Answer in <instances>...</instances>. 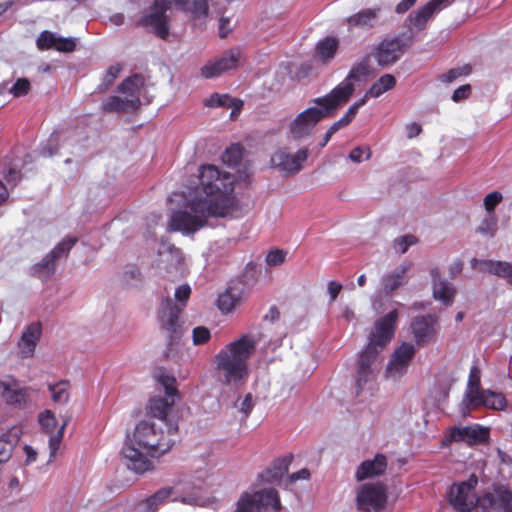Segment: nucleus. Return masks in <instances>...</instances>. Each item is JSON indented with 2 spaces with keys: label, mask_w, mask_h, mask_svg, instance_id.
<instances>
[{
  "label": "nucleus",
  "mask_w": 512,
  "mask_h": 512,
  "mask_svg": "<svg viewBox=\"0 0 512 512\" xmlns=\"http://www.w3.org/2000/svg\"><path fill=\"white\" fill-rule=\"evenodd\" d=\"M170 4V0H155L153 11L145 17V23L161 38H166L169 32L165 12L170 8Z\"/></svg>",
  "instance_id": "22"
},
{
  "label": "nucleus",
  "mask_w": 512,
  "mask_h": 512,
  "mask_svg": "<svg viewBox=\"0 0 512 512\" xmlns=\"http://www.w3.org/2000/svg\"><path fill=\"white\" fill-rule=\"evenodd\" d=\"M454 0H430L428 5L433 9L435 13L441 11L446 8L450 4H452Z\"/></svg>",
  "instance_id": "63"
},
{
  "label": "nucleus",
  "mask_w": 512,
  "mask_h": 512,
  "mask_svg": "<svg viewBox=\"0 0 512 512\" xmlns=\"http://www.w3.org/2000/svg\"><path fill=\"white\" fill-rule=\"evenodd\" d=\"M40 336V324L32 323L26 328L22 334L21 340L18 343L20 353L23 357H31L34 354Z\"/></svg>",
  "instance_id": "30"
},
{
  "label": "nucleus",
  "mask_w": 512,
  "mask_h": 512,
  "mask_svg": "<svg viewBox=\"0 0 512 512\" xmlns=\"http://www.w3.org/2000/svg\"><path fill=\"white\" fill-rule=\"evenodd\" d=\"M379 350H381L379 347L372 345L369 342L366 349L360 355L358 368L372 369L371 366L375 361Z\"/></svg>",
  "instance_id": "45"
},
{
  "label": "nucleus",
  "mask_w": 512,
  "mask_h": 512,
  "mask_svg": "<svg viewBox=\"0 0 512 512\" xmlns=\"http://www.w3.org/2000/svg\"><path fill=\"white\" fill-rule=\"evenodd\" d=\"M241 59V49L238 47L231 48L230 50L223 53L220 58L207 62L201 68V76L206 79L219 77L223 73L237 68L241 62Z\"/></svg>",
  "instance_id": "15"
},
{
  "label": "nucleus",
  "mask_w": 512,
  "mask_h": 512,
  "mask_svg": "<svg viewBox=\"0 0 512 512\" xmlns=\"http://www.w3.org/2000/svg\"><path fill=\"white\" fill-rule=\"evenodd\" d=\"M489 435L488 429L480 425L465 427H451L442 439V446H449L453 442H464L469 445L484 442Z\"/></svg>",
  "instance_id": "14"
},
{
  "label": "nucleus",
  "mask_w": 512,
  "mask_h": 512,
  "mask_svg": "<svg viewBox=\"0 0 512 512\" xmlns=\"http://www.w3.org/2000/svg\"><path fill=\"white\" fill-rule=\"evenodd\" d=\"M470 72L468 67L451 69L447 73L441 75L440 79L442 82L451 83L461 75H467Z\"/></svg>",
  "instance_id": "58"
},
{
  "label": "nucleus",
  "mask_w": 512,
  "mask_h": 512,
  "mask_svg": "<svg viewBox=\"0 0 512 512\" xmlns=\"http://www.w3.org/2000/svg\"><path fill=\"white\" fill-rule=\"evenodd\" d=\"M285 260V253L282 250H273L266 256V262L270 266H277Z\"/></svg>",
  "instance_id": "60"
},
{
  "label": "nucleus",
  "mask_w": 512,
  "mask_h": 512,
  "mask_svg": "<svg viewBox=\"0 0 512 512\" xmlns=\"http://www.w3.org/2000/svg\"><path fill=\"white\" fill-rule=\"evenodd\" d=\"M255 509V493L244 492L237 501L235 512H254Z\"/></svg>",
  "instance_id": "46"
},
{
  "label": "nucleus",
  "mask_w": 512,
  "mask_h": 512,
  "mask_svg": "<svg viewBox=\"0 0 512 512\" xmlns=\"http://www.w3.org/2000/svg\"><path fill=\"white\" fill-rule=\"evenodd\" d=\"M411 264L408 262L402 263L393 269L391 272L383 275L381 279V285L383 292L390 294L398 288L408 283L409 277L408 272Z\"/></svg>",
  "instance_id": "27"
},
{
  "label": "nucleus",
  "mask_w": 512,
  "mask_h": 512,
  "mask_svg": "<svg viewBox=\"0 0 512 512\" xmlns=\"http://www.w3.org/2000/svg\"><path fill=\"white\" fill-rule=\"evenodd\" d=\"M288 471V462L285 459H281L276 461L271 468H269L266 472V478L268 480L277 481L282 479V477Z\"/></svg>",
  "instance_id": "48"
},
{
  "label": "nucleus",
  "mask_w": 512,
  "mask_h": 512,
  "mask_svg": "<svg viewBox=\"0 0 512 512\" xmlns=\"http://www.w3.org/2000/svg\"><path fill=\"white\" fill-rule=\"evenodd\" d=\"M77 239L68 237L63 239L47 256L35 265V273L40 278H47L54 273L55 261L67 255L71 248L75 245Z\"/></svg>",
  "instance_id": "18"
},
{
  "label": "nucleus",
  "mask_w": 512,
  "mask_h": 512,
  "mask_svg": "<svg viewBox=\"0 0 512 512\" xmlns=\"http://www.w3.org/2000/svg\"><path fill=\"white\" fill-rule=\"evenodd\" d=\"M258 340L253 335H243L227 344L216 355L217 370L221 382L240 387L248 380V360L255 352Z\"/></svg>",
  "instance_id": "3"
},
{
  "label": "nucleus",
  "mask_w": 512,
  "mask_h": 512,
  "mask_svg": "<svg viewBox=\"0 0 512 512\" xmlns=\"http://www.w3.org/2000/svg\"><path fill=\"white\" fill-rule=\"evenodd\" d=\"M254 399L252 394L248 393L244 398L239 399L235 403L237 410L242 413L243 418L246 419L254 408Z\"/></svg>",
  "instance_id": "51"
},
{
  "label": "nucleus",
  "mask_w": 512,
  "mask_h": 512,
  "mask_svg": "<svg viewBox=\"0 0 512 512\" xmlns=\"http://www.w3.org/2000/svg\"><path fill=\"white\" fill-rule=\"evenodd\" d=\"M410 328L418 346H424L435 341L438 333V319L433 315L416 316L412 319Z\"/></svg>",
  "instance_id": "17"
},
{
  "label": "nucleus",
  "mask_w": 512,
  "mask_h": 512,
  "mask_svg": "<svg viewBox=\"0 0 512 512\" xmlns=\"http://www.w3.org/2000/svg\"><path fill=\"white\" fill-rule=\"evenodd\" d=\"M241 298L238 290L228 288L218 297V307L223 313H230L236 306L240 304Z\"/></svg>",
  "instance_id": "39"
},
{
  "label": "nucleus",
  "mask_w": 512,
  "mask_h": 512,
  "mask_svg": "<svg viewBox=\"0 0 512 512\" xmlns=\"http://www.w3.org/2000/svg\"><path fill=\"white\" fill-rule=\"evenodd\" d=\"M370 73V65L368 60H363L356 64L349 72L347 77L339 83L334 89H338L341 86H344L345 88H350V94L347 97V101L352 96L354 92V85L353 81L360 80L361 78L366 77Z\"/></svg>",
  "instance_id": "33"
},
{
  "label": "nucleus",
  "mask_w": 512,
  "mask_h": 512,
  "mask_svg": "<svg viewBox=\"0 0 512 512\" xmlns=\"http://www.w3.org/2000/svg\"><path fill=\"white\" fill-rule=\"evenodd\" d=\"M209 217L214 216L201 199L191 200L171 215L169 229L183 234L195 233L207 224Z\"/></svg>",
  "instance_id": "7"
},
{
  "label": "nucleus",
  "mask_w": 512,
  "mask_h": 512,
  "mask_svg": "<svg viewBox=\"0 0 512 512\" xmlns=\"http://www.w3.org/2000/svg\"><path fill=\"white\" fill-rule=\"evenodd\" d=\"M154 378L163 388L165 395L176 398L178 390L176 387V378L168 373L165 369L159 368L155 371Z\"/></svg>",
  "instance_id": "37"
},
{
  "label": "nucleus",
  "mask_w": 512,
  "mask_h": 512,
  "mask_svg": "<svg viewBox=\"0 0 512 512\" xmlns=\"http://www.w3.org/2000/svg\"><path fill=\"white\" fill-rule=\"evenodd\" d=\"M433 297L444 305H451L456 293L454 286L441 277L438 267L431 268Z\"/></svg>",
  "instance_id": "24"
},
{
  "label": "nucleus",
  "mask_w": 512,
  "mask_h": 512,
  "mask_svg": "<svg viewBox=\"0 0 512 512\" xmlns=\"http://www.w3.org/2000/svg\"><path fill=\"white\" fill-rule=\"evenodd\" d=\"M209 107H231V118L236 117L243 106V102L239 99L231 98L229 95L214 94L206 101Z\"/></svg>",
  "instance_id": "35"
},
{
  "label": "nucleus",
  "mask_w": 512,
  "mask_h": 512,
  "mask_svg": "<svg viewBox=\"0 0 512 512\" xmlns=\"http://www.w3.org/2000/svg\"><path fill=\"white\" fill-rule=\"evenodd\" d=\"M480 384V371L477 367H472L469 374L468 385L470 387V398L472 399V395L476 394V391H481L479 389Z\"/></svg>",
  "instance_id": "55"
},
{
  "label": "nucleus",
  "mask_w": 512,
  "mask_h": 512,
  "mask_svg": "<svg viewBox=\"0 0 512 512\" xmlns=\"http://www.w3.org/2000/svg\"><path fill=\"white\" fill-rule=\"evenodd\" d=\"M350 88L341 86L333 89L329 94L313 100L315 106L309 107L299 113L288 125V136L294 140H301L309 136L315 126L324 118L330 117L347 103Z\"/></svg>",
  "instance_id": "4"
},
{
  "label": "nucleus",
  "mask_w": 512,
  "mask_h": 512,
  "mask_svg": "<svg viewBox=\"0 0 512 512\" xmlns=\"http://www.w3.org/2000/svg\"><path fill=\"white\" fill-rule=\"evenodd\" d=\"M366 102H367V99L363 96L361 99L356 101L354 104H352L348 108V110L346 111V113L342 117V119L345 121V123L347 125L354 119V117L356 116V114L358 112V109L360 107H362L363 105H365Z\"/></svg>",
  "instance_id": "59"
},
{
  "label": "nucleus",
  "mask_w": 512,
  "mask_h": 512,
  "mask_svg": "<svg viewBox=\"0 0 512 512\" xmlns=\"http://www.w3.org/2000/svg\"><path fill=\"white\" fill-rule=\"evenodd\" d=\"M386 468V457L382 454H377L374 459L363 461L358 467L355 476L358 481H362L383 474Z\"/></svg>",
  "instance_id": "29"
},
{
  "label": "nucleus",
  "mask_w": 512,
  "mask_h": 512,
  "mask_svg": "<svg viewBox=\"0 0 512 512\" xmlns=\"http://www.w3.org/2000/svg\"><path fill=\"white\" fill-rule=\"evenodd\" d=\"M503 195L498 191L488 193L483 199L486 214H495V208L502 202Z\"/></svg>",
  "instance_id": "50"
},
{
  "label": "nucleus",
  "mask_w": 512,
  "mask_h": 512,
  "mask_svg": "<svg viewBox=\"0 0 512 512\" xmlns=\"http://www.w3.org/2000/svg\"><path fill=\"white\" fill-rule=\"evenodd\" d=\"M477 483V477L471 475L467 481L453 485L449 491L451 505L460 512H470L475 507L481 508L479 501L482 497H477L474 492Z\"/></svg>",
  "instance_id": "10"
},
{
  "label": "nucleus",
  "mask_w": 512,
  "mask_h": 512,
  "mask_svg": "<svg viewBox=\"0 0 512 512\" xmlns=\"http://www.w3.org/2000/svg\"><path fill=\"white\" fill-rule=\"evenodd\" d=\"M236 178L231 173L206 164L199 168V184L205 194L201 199L214 217L236 216L241 208L234 195Z\"/></svg>",
  "instance_id": "2"
},
{
  "label": "nucleus",
  "mask_w": 512,
  "mask_h": 512,
  "mask_svg": "<svg viewBox=\"0 0 512 512\" xmlns=\"http://www.w3.org/2000/svg\"><path fill=\"white\" fill-rule=\"evenodd\" d=\"M177 431L175 422H138L121 451L127 468L137 474L153 471L156 460L172 449Z\"/></svg>",
  "instance_id": "1"
},
{
  "label": "nucleus",
  "mask_w": 512,
  "mask_h": 512,
  "mask_svg": "<svg viewBox=\"0 0 512 512\" xmlns=\"http://www.w3.org/2000/svg\"><path fill=\"white\" fill-rule=\"evenodd\" d=\"M328 293L330 295V301L333 302L338 297L342 290V285L336 281H330L327 286Z\"/></svg>",
  "instance_id": "62"
},
{
  "label": "nucleus",
  "mask_w": 512,
  "mask_h": 512,
  "mask_svg": "<svg viewBox=\"0 0 512 512\" xmlns=\"http://www.w3.org/2000/svg\"><path fill=\"white\" fill-rule=\"evenodd\" d=\"M416 349L412 343L403 342L398 346L386 366V377L392 380L401 379L415 355Z\"/></svg>",
  "instance_id": "13"
},
{
  "label": "nucleus",
  "mask_w": 512,
  "mask_h": 512,
  "mask_svg": "<svg viewBox=\"0 0 512 512\" xmlns=\"http://www.w3.org/2000/svg\"><path fill=\"white\" fill-rule=\"evenodd\" d=\"M13 451V444L6 438H0V465L7 462Z\"/></svg>",
  "instance_id": "57"
},
{
  "label": "nucleus",
  "mask_w": 512,
  "mask_h": 512,
  "mask_svg": "<svg viewBox=\"0 0 512 512\" xmlns=\"http://www.w3.org/2000/svg\"><path fill=\"white\" fill-rule=\"evenodd\" d=\"M470 263L473 269L502 277L512 284V265L508 262L473 258Z\"/></svg>",
  "instance_id": "26"
},
{
  "label": "nucleus",
  "mask_w": 512,
  "mask_h": 512,
  "mask_svg": "<svg viewBox=\"0 0 512 512\" xmlns=\"http://www.w3.org/2000/svg\"><path fill=\"white\" fill-rule=\"evenodd\" d=\"M498 231V218L496 214H485L476 228V232L482 236L493 238Z\"/></svg>",
  "instance_id": "41"
},
{
  "label": "nucleus",
  "mask_w": 512,
  "mask_h": 512,
  "mask_svg": "<svg viewBox=\"0 0 512 512\" xmlns=\"http://www.w3.org/2000/svg\"><path fill=\"white\" fill-rule=\"evenodd\" d=\"M30 391V388L21 387L12 378L0 380V396L9 405L24 407L29 401Z\"/></svg>",
  "instance_id": "20"
},
{
  "label": "nucleus",
  "mask_w": 512,
  "mask_h": 512,
  "mask_svg": "<svg viewBox=\"0 0 512 512\" xmlns=\"http://www.w3.org/2000/svg\"><path fill=\"white\" fill-rule=\"evenodd\" d=\"M375 375L373 369L358 368L355 380V391L360 395L365 390L371 391L374 386Z\"/></svg>",
  "instance_id": "40"
},
{
  "label": "nucleus",
  "mask_w": 512,
  "mask_h": 512,
  "mask_svg": "<svg viewBox=\"0 0 512 512\" xmlns=\"http://www.w3.org/2000/svg\"><path fill=\"white\" fill-rule=\"evenodd\" d=\"M9 91L15 97L24 96L30 91V82L26 78H19Z\"/></svg>",
  "instance_id": "54"
},
{
  "label": "nucleus",
  "mask_w": 512,
  "mask_h": 512,
  "mask_svg": "<svg viewBox=\"0 0 512 512\" xmlns=\"http://www.w3.org/2000/svg\"><path fill=\"white\" fill-rule=\"evenodd\" d=\"M192 338L195 345H201L209 340L210 331L203 326L196 327L193 329Z\"/></svg>",
  "instance_id": "56"
},
{
  "label": "nucleus",
  "mask_w": 512,
  "mask_h": 512,
  "mask_svg": "<svg viewBox=\"0 0 512 512\" xmlns=\"http://www.w3.org/2000/svg\"><path fill=\"white\" fill-rule=\"evenodd\" d=\"M122 67L119 64H115L110 66L103 78L101 84L98 86L99 92H105L115 81V79L118 77Z\"/></svg>",
  "instance_id": "47"
},
{
  "label": "nucleus",
  "mask_w": 512,
  "mask_h": 512,
  "mask_svg": "<svg viewBox=\"0 0 512 512\" xmlns=\"http://www.w3.org/2000/svg\"><path fill=\"white\" fill-rule=\"evenodd\" d=\"M471 402L495 410H502L506 406L505 397L491 390L476 391V394L472 395Z\"/></svg>",
  "instance_id": "32"
},
{
  "label": "nucleus",
  "mask_w": 512,
  "mask_h": 512,
  "mask_svg": "<svg viewBox=\"0 0 512 512\" xmlns=\"http://www.w3.org/2000/svg\"><path fill=\"white\" fill-rule=\"evenodd\" d=\"M169 498L174 502L179 501L188 505L205 506L209 502L205 481L189 480L158 490L138 507L141 512H156L157 506Z\"/></svg>",
  "instance_id": "5"
},
{
  "label": "nucleus",
  "mask_w": 512,
  "mask_h": 512,
  "mask_svg": "<svg viewBox=\"0 0 512 512\" xmlns=\"http://www.w3.org/2000/svg\"><path fill=\"white\" fill-rule=\"evenodd\" d=\"M118 96H111L102 104L105 112L130 113L136 111L141 105V98L145 93V79L141 75H134L124 80L118 87Z\"/></svg>",
  "instance_id": "6"
},
{
  "label": "nucleus",
  "mask_w": 512,
  "mask_h": 512,
  "mask_svg": "<svg viewBox=\"0 0 512 512\" xmlns=\"http://www.w3.org/2000/svg\"><path fill=\"white\" fill-rule=\"evenodd\" d=\"M386 501V490L380 483L363 484L357 489L356 504L361 511L380 510L385 506Z\"/></svg>",
  "instance_id": "12"
},
{
  "label": "nucleus",
  "mask_w": 512,
  "mask_h": 512,
  "mask_svg": "<svg viewBox=\"0 0 512 512\" xmlns=\"http://www.w3.org/2000/svg\"><path fill=\"white\" fill-rule=\"evenodd\" d=\"M380 9H364L347 19L350 27H362L371 28L373 27L378 18V12Z\"/></svg>",
  "instance_id": "34"
},
{
  "label": "nucleus",
  "mask_w": 512,
  "mask_h": 512,
  "mask_svg": "<svg viewBox=\"0 0 512 512\" xmlns=\"http://www.w3.org/2000/svg\"><path fill=\"white\" fill-rule=\"evenodd\" d=\"M309 150L306 147L293 152L289 147L278 148L270 158L271 166L282 175L289 177L299 173L308 159Z\"/></svg>",
  "instance_id": "9"
},
{
  "label": "nucleus",
  "mask_w": 512,
  "mask_h": 512,
  "mask_svg": "<svg viewBox=\"0 0 512 512\" xmlns=\"http://www.w3.org/2000/svg\"><path fill=\"white\" fill-rule=\"evenodd\" d=\"M69 418H65L62 424L59 426L58 421L54 412L49 409H45L44 411L38 414V423L41 429L49 435L48 448L50 452L49 461L55 459L57 452L60 448V444L62 442L65 429L68 425Z\"/></svg>",
  "instance_id": "11"
},
{
  "label": "nucleus",
  "mask_w": 512,
  "mask_h": 512,
  "mask_svg": "<svg viewBox=\"0 0 512 512\" xmlns=\"http://www.w3.org/2000/svg\"><path fill=\"white\" fill-rule=\"evenodd\" d=\"M76 45V38L61 37L48 30L42 31L36 39V46L42 51L55 49L59 52L69 53L75 50Z\"/></svg>",
  "instance_id": "21"
},
{
  "label": "nucleus",
  "mask_w": 512,
  "mask_h": 512,
  "mask_svg": "<svg viewBox=\"0 0 512 512\" xmlns=\"http://www.w3.org/2000/svg\"><path fill=\"white\" fill-rule=\"evenodd\" d=\"M471 93V87L470 85H462L460 87H458L454 92H453V95H452V100L454 102H459L461 100H464L466 98H468V96L470 95Z\"/></svg>",
  "instance_id": "61"
},
{
  "label": "nucleus",
  "mask_w": 512,
  "mask_h": 512,
  "mask_svg": "<svg viewBox=\"0 0 512 512\" xmlns=\"http://www.w3.org/2000/svg\"><path fill=\"white\" fill-rule=\"evenodd\" d=\"M48 390L51 394V400L54 404L65 405L70 399V384L67 381L49 383Z\"/></svg>",
  "instance_id": "38"
},
{
  "label": "nucleus",
  "mask_w": 512,
  "mask_h": 512,
  "mask_svg": "<svg viewBox=\"0 0 512 512\" xmlns=\"http://www.w3.org/2000/svg\"><path fill=\"white\" fill-rule=\"evenodd\" d=\"M175 404L174 397H161L155 396L150 399L148 404V415L149 421H160L163 422H173L169 417L173 411V406Z\"/></svg>",
  "instance_id": "25"
},
{
  "label": "nucleus",
  "mask_w": 512,
  "mask_h": 512,
  "mask_svg": "<svg viewBox=\"0 0 512 512\" xmlns=\"http://www.w3.org/2000/svg\"><path fill=\"white\" fill-rule=\"evenodd\" d=\"M401 52V41L398 38L384 39L379 44L375 56L379 65L387 66L394 63Z\"/></svg>",
  "instance_id": "28"
},
{
  "label": "nucleus",
  "mask_w": 512,
  "mask_h": 512,
  "mask_svg": "<svg viewBox=\"0 0 512 512\" xmlns=\"http://www.w3.org/2000/svg\"><path fill=\"white\" fill-rule=\"evenodd\" d=\"M483 512H512V492L498 487L494 493H486L479 501Z\"/></svg>",
  "instance_id": "19"
},
{
  "label": "nucleus",
  "mask_w": 512,
  "mask_h": 512,
  "mask_svg": "<svg viewBox=\"0 0 512 512\" xmlns=\"http://www.w3.org/2000/svg\"><path fill=\"white\" fill-rule=\"evenodd\" d=\"M372 156V151L369 146H357L353 148L348 158L354 163H362L364 161H368Z\"/></svg>",
  "instance_id": "49"
},
{
  "label": "nucleus",
  "mask_w": 512,
  "mask_h": 512,
  "mask_svg": "<svg viewBox=\"0 0 512 512\" xmlns=\"http://www.w3.org/2000/svg\"><path fill=\"white\" fill-rule=\"evenodd\" d=\"M397 320L398 311L395 309L379 318L374 324V329L369 336V342L383 349L394 336Z\"/></svg>",
  "instance_id": "16"
},
{
  "label": "nucleus",
  "mask_w": 512,
  "mask_h": 512,
  "mask_svg": "<svg viewBox=\"0 0 512 512\" xmlns=\"http://www.w3.org/2000/svg\"><path fill=\"white\" fill-rule=\"evenodd\" d=\"M396 85V78L392 74L381 76L364 94V97L378 98L385 92L392 90Z\"/></svg>",
  "instance_id": "36"
},
{
  "label": "nucleus",
  "mask_w": 512,
  "mask_h": 512,
  "mask_svg": "<svg viewBox=\"0 0 512 512\" xmlns=\"http://www.w3.org/2000/svg\"><path fill=\"white\" fill-rule=\"evenodd\" d=\"M190 294V286L184 284L178 286L174 292V298L179 302V304H173L170 297H167L162 301L159 312V319L162 329L167 332L171 340H173L178 334V329L180 327L178 323V317L183 307L185 306V302L189 299Z\"/></svg>",
  "instance_id": "8"
},
{
  "label": "nucleus",
  "mask_w": 512,
  "mask_h": 512,
  "mask_svg": "<svg viewBox=\"0 0 512 512\" xmlns=\"http://www.w3.org/2000/svg\"><path fill=\"white\" fill-rule=\"evenodd\" d=\"M158 268L164 270L171 276L182 274L183 271V256L182 252L174 247L167 246L159 252Z\"/></svg>",
  "instance_id": "23"
},
{
  "label": "nucleus",
  "mask_w": 512,
  "mask_h": 512,
  "mask_svg": "<svg viewBox=\"0 0 512 512\" xmlns=\"http://www.w3.org/2000/svg\"><path fill=\"white\" fill-rule=\"evenodd\" d=\"M309 476H310L309 470L306 468H303V469L299 470L298 472L291 474L289 476V481L295 482L297 480H306L309 478Z\"/></svg>",
  "instance_id": "64"
},
{
  "label": "nucleus",
  "mask_w": 512,
  "mask_h": 512,
  "mask_svg": "<svg viewBox=\"0 0 512 512\" xmlns=\"http://www.w3.org/2000/svg\"><path fill=\"white\" fill-rule=\"evenodd\" d=\"M434 14L435 12L427 3L418 9L414 15L410 16L411 24L417 30H422L425 28L426 23L433 17Z\"/></svg>",
  "instance_id": "44"
},
{
  "label": "nucleus",
  "mask_w": 512,
  "mask_h": 512,
  "mask_svg": "<svg viewBox=\"0 0 512 512\" xmlns=\"http://www.w3.org/2000/svg\"><path fill=\"white\" fill-rule=\"evenodd\" d=\"M338 49V41L333 37H327L321 40L316 47L317 56L323 60L327 61L334 57L336 51Z\"/></svg>",
  "instance_id": "42"
},
{
  "label": "nucleus",
  "mask_w": 512,
  "mask_h": 512,
  "mask_svg": "<svg viewBox=\"0 0 512 512\" xmlns=\"http://www.w3.org/2000/svg\"><path fill=\"white\" fill-rule=\"evenodd\" d=\"M242 158V149L239 145H232L223 154V161L228 165H236Z\"/></svg>",
  "instance_id": "52"
},
{
  "label": "nucleus",
  "mask_w": 512,
  "mask_h": 512,
  "mask_svg": "<svg viewBox=\"0 0 512 512\" xmlns=\"http://www.w3.org/2000/svg\"><path fill=\"white\" fill-rule=\"evenodd\" d=\"M256 510L257 512H279L281 509L278 493L274 489H264L256 491Z\"/></svg>",
  "instance_id": "31"
},
{
  "label": "nucleus",
  "mask_w": 512,
  "mask_h": 512,
  "mask_svg": "<svg viewBox=\"0 0 512 512\" xmlns=\"http://www.w3.org/2000/svg\"><path fill=\"white\" fill-rule=\"evenodd\" d=\"M416 238L412 235H404L394 240V249L397 253L404 254L408 248L416 243Z\"/></svg>",
  "instance_id": "53"
},
{
  "label": "nucleus",
  "mask_w": 512,
  "mask_h": 512,
  "mask_svg": "<svg viewBox=\"0 0 512 512\" xmlns=\"http://www.w3.org/2000/svg\"><path fill=\"white\" fill-rule=\"evenodd\" d=\"M182 10L189 11L195 16L206 15L208 12L207 0H174Z\"/></svg>",
  "instance_id": "43"
}]
</instances>
